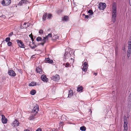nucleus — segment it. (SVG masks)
I'll use <instances>...</instances> for the list:
<instances>
[{
	"label": "nucleus",
	"instance_id": "obj_42",
	"mask_svg": "<svg viewBox=\"0 0 131 131\" xmlns=\"http://www.w3.org/2000/svg\"><path fill=\"white\" fill-rule=\"evenodd\" d=\"M30 47L32 49H34L35 47L34 46H32L31 45H30Z\"/></svg>",
	"mask_w": 131,
	"mask_h": 131
},
{
	"label": "nucleus",
	"instance_id": "obj_14",
	"mask_svg": "<svg viewBox=\"0 0 131 131\" xmlns=\"http://www.w3.org/2000/svg\"><path fill=\"white\" fill-rule=\"evenodd\" d=\"M19 123L17 120H15L13 122L12 126L15 127L18 126L19 125Z\"/></svg>",
	"mask_w": 131,
	"mask_h": 131
},
{
	"label": "nucleus",
	"instance_id": "obj_22",
	"mask_svg": "<svg viewBox=\"0 0 131 131\" xmlns=\"http://www.w3.org/2000/svg\"><path fill=\"white\" fill-rule=\"evenodd\" d=\"M29 86H34L36 85V83L35 82H32L29 84Z\"/></svg>",
	"mask_w": 131,
	"mask_h": 131
},
{
	"label": "nucleus",
	"instance_id": "obj_1",
	"mask_svg": "<svg viewBox=\"0 0 131 131\" xmlns=\"http://www.w3.org/2000/svg\"><path fill=\"white\" fill-rule=\"evenodd\" d=\"M112 21L113 23H114L116 20V5L113 4L112 6Z\"/></svg>",
	"mask_w": 131,
	"mask_h": 131
},
{
	"label": "nucleus",
	"instance_id": "obj_30",
	"mask_svg": "<svg viewBox=\"0 0 131 131\" xmlns=\"http://www.w3.org/2000/svg\"><path fill=\"white\" fill-rule=\"evenodd\" d=\"M88 13L89 14H90L89 15V16L91 15L92 14H93V12L92 11V10H90L88 11Z\"/></svg>",
	"mask_w": 131,
	"mask_h": 131
},
{
	"label": "nucleus",
	"instance_id": "obj_16",
	"mask_svg": "<svg viewBox=\"0 0 131 131\" xmlns=\"http://www.w3.org/2000/svg\"><path fill=\"white\" fill-rule=\"evenodd\" d=\"M36 71L37 73H38L40 74H42L43 72L42 69L39 67L36 68Z\"/></svg>",
	"mask_w": 131,
	"mask_h": 131
},
{
	"label": "nucleus",
	"instance_id": "obj_34",
	"mask_svg": "<svg viewBox=\"0 0 131 131\" xmlns=\"http://www.w3.org/2000/svg\"><path fill=\"white\" fill-rule=\"evenodd\" d=\"M52 16V15L51 14H49L48 15H47V17H48L47 19H50Z\"/></svg>",
	"mask_w": 131,
	"mask_h": 131
},
{
	"label": "nucleus",
	"instance_id": "obj_27",
	"mask_svg": "<svg viewBox=\"0 0 131 131\" xmlns=\"http://www.w3.org/2000/svg\"><path fill=\"white\" fill-rule=\"evenodd\" d=\"M86 129V128L84 126H82L80 127V130L82 131H85Z\"/></svg>",
	"mask_w": 131,
	"mask_h": 131
},
{
	"label": "nucleus",
	"instance_id": "obj_8",
	"mask_svg": "<svg viewBox=\"0 0 131 131\" xmlns=\"http://www.w3.org/2000/svg\"><path fill=\"white\" fill-rule=\"evenodd\" d=\"M9 75L12 76H15L16 74L15 72L12 70H9L8 72Z\"/></svg>",
	"mask_w": 131,
	"mask_h": 131
},
{
	"label": "nucleus",
	"instance_id": "obj_28",
	"mask_svg": "<svg viewBox=\"0 0 131 131\" xmlns=\"http://www.w3.org/2000/svg\"><path fill=\"white\" fill-rule=\"evenodd\" d=\"M83 89V88L82 86H80L79 87H78L77 88V91H78L79 92L81 91H82Z\"/></svg>",
	"mask_w": 131,
	"mask_h": 131
},
{
	"label": "nucleus",
	"instance_id": "obj_40",
	"mask_svg": "<svg viewBox=\"0 0 131 131\" xmlns=\"http://www.w3.org/2000/svg\"><path fill=\"white\" fill-rule=\"evenodd\" d=\"M13 32H10L8 35V36L10 37L12 36L13 34Z\"/></svg>",
	"mask_w": 131,
	"mask_h": 131
},
{
	"label": "nucleus",
	"instance_id": "obj_55",
	"mask_svg": "<svg viewBox=\"0 0 131 131\" xmlns=\"http://www.w3.org/2000/svg\"><path fill=\"white\" fill-rule=\"evenodd\" d=\"M71 60H72V59H72V58H71Z\"/></svg>",
	"mask_w": 131,
	"mask_h": 131
},
{
	"label": "nucleus",
	"instance_id": "obj_37",
	"mask_svg": "<svg viewBox=\"0 0 131 131\" xmlns=\"http://www.w3.org/2000/svg\"><path fill=\"white\" fill-rule=\"evenodd\" d=\"M83 65L84 66V67H88V66L87 63L86 62H85L84 63Z\"/></svg>",
	"mask_w": 131,
	"mask_h": 131
},
{
	"label": "nucleus",
	"instance_id": "obj_5",
	"mask_svg": "<svg viewBox=\"0 0 131 131\" xmlns=\"http://www.w3.org/2000/svg\"><path fill=\"white\" fill-rule=\"evenodd\" d=\"M17 42L18 45L20 47L22 48H24L25 45L21 40H17Z\"/></svg>",
	"mask_w": 131,
	"mask_h": 131
},
{
	"label": "nucleus",
	"instance_id": "obj_53",
	"mask_svg": "<svg viewBox=\"0 0 131 131\" xmlns=\"http://www.w3.org/2000/svg\"><path fill=\"white\" fill-rule=\"evenodd\" d=\"M34 46L35 47V48L37 47V46L36 45H34Z\"/></svg>",
	"mask_w": 131,
	"mask_h": 131
},
{
	"label": "nucleus",
	"instance_id": "obj_32",
	"mask_svg": "<svg viewBox=\"0 0 131 131\" xmlns=\"http://www.w3.org/2000/svg\"><path fill=\"white\" fill-rule=\"evenodd\" d=\"M87 67H83V68H82V70L84 71H86L87 70Z\"/></svg>",
	"mask_w": 131,
	"mask_h": 131
},
{
	"label": "nucleus",
	"instance_id": "obj_46",
	"mask_svg": "<svg viewBox=\"0 0 131 131\" xmlns=\"http://www.w3.org/2000/svg\"><path fill=\"white\" fill-rule=\"evenodd\" d=\"M35 57V55H33L31 57V58H33L34 57Z\"/></svg>",
	"mask_w": 131,
	"mask_h": 131
},
{
	"label": "nucleus",
	"instance_id": "obj_13",
	"mask_svg": "<svg viewBox=\"0 0 131 131\" xmlns=\"http://www.w3.org/2000/svg\"><path fill=\"white\" fill-rule=\"evenodd\" d=\"M43 37V38L42 39V40L41 41L42 42L40 43V44L43 46L44 44L46 42V41L48 40L47 39V38H46L45 37Z\"/></svg>",
	"mask_w": 131,
	"mask_h": 131
},
{
	"label": "nucleus",
	"instance_id": "obj_3",
	"mask_svg": "<svg viewBox=\"0 0 131 131\" xmlns=\"http://www.w3.org/2000/svg\"><path fill=\"white\" fill-rule=\"evenodd\" d=\"M128 50L127 51V53H131V36L130 37V39L128 42Z\"/></svg>",
	"mask_w": 131,
	"mask_h": 131
},
{
	"label": "nucleus",
	"instance_id": "obj_15",
	"mask_svg": "<svg viewBox=\"0 0 131 131\" xmlns=\"http://www.w3.org/2000/svg\"><path fill=\"white\" fill-rule=\"evenodd\" d=\"M45 62L46 63H53V61L52 60L50 59L49 58H46L45 59Z\"/></svg>",
	"mask_w": 131,
	"mask_h": 131
},
{
	"label": "nucleus",
	"instance_id": "obj_43",
	"mask_svg": "<svg viewBox=\"0 0 131 131\" xmlns=\"http://www.w3.org/2000/svg\"><path fill=\"white\" fill-rule=\"evenodd\" d=\"M36 131H41V130L40 128H38L36 130Z\"/></svg>",
	"mask_w": 131,
	"mask_h": 131
},
{
	"label": "nucleus",
	"instance_id": "obj_19",
	"mask_svg": "<svg viewBox=\"0 0 131 131\" xmlns=\"http://www.w3.org/2000/svg\"><path fill=\"white\" fill-rule=\"evenodd\" d=\"M59 37L57 35H54L52 37V39L53 41L56 40L57 39H58L59 38Z\"/></svg>",
	"mask_w": 131,
	"mask_h": 131
},
{
	"label": "nucleus",
	"instance_id": "obj_36",
	"mask_svg": "<svg viewBox=\"0 0 131 131\" xmlns=\"http://www.w3.org/2000/svg\"><path fill=\"white\" fill-rule=\"evenodd\" d=\"M12 45V43L10 42H8L7 43V45L8 46H11Z\"/></svg>",
	"mask_w": 131,
	"mask_h": 131
},
{
	"label": "nucleus",
	"instance_id": "obj_51",
	"mask_svg": "<svg viewBox=\"0 0 131 131\" xmlns=\"http://www.w3.org/2000/svg\"><path fill=\"white\" fill-rule=\"evenodd\" d=\"M95 75H97V73H95L94 74Z\"/></svg>",
	"mask_w": 131,
	"mask_h": 131
},
{
	"label": "nucleus",
	"instance_id": "obj_44",
	"mask_svg": "<svg viewBox=\"0 0 131 131\" xmlns=\"http://www.w3.org/2000/svg\"><path fill=\"white\" fill-rule=\"evenodd\" d=\"M89 18V16L88 15H85V18L86 19H88Z\"/></svg>",
	"mask_w": 131,
	"mask_h": 131
},
{
	"label": "nucleus",
	"instance_id": "obj_7",
	"mask_svg": "<svg viewBox=\"0 0 131 131\" xmlns=\"http://www.w3.org/2000/svg\"><path fill=\"white\" fill-rule=\"evenodd\" d=\"M38 111V105H36L32 111V113H33L36 114Z\"/></svg>",
	"mask_w": 131,
	"mask_h": 131
},
{
	"label": "nucleus",
	"instance_id": "obj_52",
	"mask_svg": "<svg viewBox=\"0 0 131 131\" xmlns=\"http://www.w3.org/2000/svg\"><path fill=\"white\" fill-rule=\"evenodd\" d=\"M2 17H4V18H5V16H4L3 15H2Z\"/></svg>",
	"mask_w": 131,
	"mask_h": 131
},
{
	"label": "nucleus",
	"instance_id": "obj_38",
	"mask_svg": "<svg viewBox=\"0 0 131 131\" xmlns=\"http://www.w3.org/2000/svg\"><path fill=\"white\" fill-rule=\"evenodd\" d=\"M43 32V31L41 29L39 31V33L40 34H42Z\"/></svg>",
	"mask_w": 131,
	"mask_h": 131
},
{
	"label": "nucleus",
	"instance_id": "obj_50",
	"mask_svg": "<svg viewBox=\"0 0 131 131\" xmlns=\"http://www.w3.org/2000/svg\"><path fill=\"white\" fill-rule=\"evenodd\" d=\"M28 27V25H27V27H26H26H25V26H24V28H27V27Z\"/></svg>",
	"mask_w": 131,
	"mask_h": 131
},
{
	"label": "nucleus",
	"instance_id": "obj_17",
	"mask_svg": "<svg viewBox=\"0 0 131 131\" xmlns=\"http://www.w3.org/2000/svg\"><path fill=\"white\" fill-rule=\"evenodd\" d=\"M28 2L27 1H25V0H21L19 2L18 5H20V6L24 4H26Z\"/></svg>",
	"mask_w": 131,
	"mask_h": 131
},
{
	"label": "nucleus",
	"instance_id": "obj_41",
	"mask_svg": "<svg viewBox=\"0 0 131 131\" xmlns=\"http://www.w3.org/2000/svg\"><path fill=\"white\" fill-rule=\"evenodd\" d=\"M130 53H127V57L128 58H129L130 57Z\"/></svg>",
	"mask_w": 131,
	"mask_h": 131
},
{
	"label": "nucleus",
	"instance_id": "obj_54",
	"mask_svg": "<svg viewBox=\"0 0 131 131\" xmlns=\"http://www.w3.org/2000/svg\"><path fill=\"white\" fill-rule=\"evenodd\" d=\"M124 131H127V130H126V131H125V130H124Z\"/></svg>",
	"mask_w": 131,
	"mask_h": 131
},
{
	"label": "nucleus",
	"instance_id": "obj_26",
	"mask_svg": "<svg viewBox=\"0 0 131 131\" xmlns=\"http://www.w3.org/2000/svg\"><path fill=\"white\" fill-rule=\"evenodd\" d=\"M68 17L67 16H64L63 18V20L67 21L68 20Z\"/></svg>",
	"mask_w": 131,
	"mask_h": 131
},
{
	"label": "nucleus",
	"instance_id": "obj_24",
	"mask_svg": "<svg viewBox=\"0 0 131 131\" xmlns=\"http://www.w3.org/2000/svg\"><path fill=\"white\" fill-rule=\"evenodd\" d=\"M124 124H128L127 119L126 117L125 116H124Z\"/></svg>",
	"mask_w": 131,
	"mask_h": 131
},
{
	"label": "nucleus",
	"instance_id": "obj_6",
	"mask_svg": "<svg viewBox=\"0 0 131 131\" xmlns=\"http://www.w3.org/2000/svg\"><path fill=\"white\" fill-rule=\"evenodd\" d=\"M17 42L18 45L20 47L22 48H24L25 45L21 40H17Z\"/></svg>",
	"mask_w": 131,
	"mask_h": 131
},
{
	"label": "nucleus",
	"instance_id": "obj_10",
	"mask_svg": "<svg viewBox=\"0 0 131 131\" xmlns=\"http://www.w3.org/2000/svg\"><path fill=\"white\" fill-rule=\"evenodd\" d=\"M64 56L65 57V60H64L65 62L67 61L66 59H68L70 58V54L68 52H66L64 54Z\"/></svg>",
	"mask_w": 131,
	"mask_h": 131
},
{
	"label": "nucleus",
	"instance_id": "obj_35",
	"mask_svg": "<svg viewBox=\"0 0 131 131\" xmlns=\"http://www.w3.org/2000/svg\"><path fill=\"white\" fill-rule=\"evenodd\" d=\"M10 39L9 37H8L6 38L5 41L7 42L9 41L10 40Z\"/></svg>",
	"mask_w": 131,
	"mask_h": 131
},
{
	"label": "nucleus",
	"instance_id": "obj_39",
	"mask_svg": "<svg viewBox=\"0 0 131 131\" xmlns=\"http://www.w3.org/2000/svg\"><path fill=\"white\" fill-rule=\"evenodd\" d=\"M29 36L31 38V39L32 40V41L33 42V41L34 40V39H33V37H32V34H31Z\"/></svg>",
	"mask_w": 131,
	"mask_h": 131
},
{
	"label": "nucleus",
	"instance_id": "obj_18",
	"mask_svg": "<svg viewBox=\"0 0 131 131\" xmlns=\"http://www.w3.org/2000/svg\"><path fill=\"white\" fill-rule=\"evenodd\" d=\"M36 114L33 113H32L31 116H30L29 118L30 120H32L34 119V117L35 116Z\"/></svg>",
	"mask_w": 131,
	"mask_h": 131
},
{
	"label": "nucleus",
	"instance_id": "obj_21",
	"mask_svg": "<svg viewBox=\"0 0 131 131\" xmlns=\"http://www.w3.org/2000/svg\"><path fill=\"white\" fill-rule=\"evenodd\" d=\"M47 17V14L46 13L44 14L42 17V20L43 21H45L46 20V17Z\"/></svg>",
	"mask_w": 131,
	"mask_h": 131
},
{
	"label": "nucleus",
	"instance_id": "obj_49",
	"mask_svg": "<svg viewBox=\"0 0 131 131\" xmlns=\"http://www.w3.org/2000/svg\"><path fill=\"white\" fill-rule=\"evenodd\" d=\"M62 123H63V122H61L60 123H59L60 125V124H61Z\"/></svg>",
	"mask_w": 131,
	"mask_h": 131
},
{
	"label": "nucleus",
	"instance_id": "obj_9",
	"mask_svg": "<svg viewBox=\"0 0 131 131\" xmlns=\"http://www.w3.org/2000/svg\"><path fill=\"white\" fill-rule=\"evenodd\" d=\"M51 78L54 81H57L59 80L60 77L59 75L56 74L54 76L52 77Z\"/></svg>",
	"mask_w": 131,
	"mask_h": 131
},
{
	"label": "nucleus",
	"instance_id": "obj_47",
	"mask_svg": "<svg viewBox=\"0 0 131 131\" xmlns=\"http://www.w3.org/2000/svg\"><path fill=\"white\" fill-rule=\"evenodd\" d=\"M24 131H30L28 129H26Z\"/></svg>",
	"mask_w": 131,
	"mask_h": 131
},
{
	"label": "nucleus",
	"instance_id": "obj_45",
	"mask_svg": "<svg viewBox=\"0 0 131 131\" xmlns=\"http://www.w3.org/2000/svg\"><path fill=\"white\" fill-rule=\"evenodd\" d=\"M129 2L130 5L131 6V0H129Z\"/></svg>",
	"mask_w": 131,
	"mask_h": 131
},
{
	"label": "nucleus",
	"instance_id": "obj_25",
	"mask_svg": "<svg viewBox=\"0 0 131 131\" xmlns=\"http://www.w3.org/2000/svg\"><path fill=\"white\" fill-rule=\"evenodd\" d=\"M127 124H124V129L125 130V131L127 130H128V127H127Z\"/></svg>",
	"mask_w": 131,
	"mask_h": 131
},
{
	"label": "nucleus",
	"instance_id": "obj_33",
	"mask_svg": "<svg viewBox=\"0 0 131 131\" xmlns=\"http://www.w3.org/2000/svg\"><path fill=\"white\" fill-rule=\"evenodd\" d=\"M66 64L65 65V66L66 67H69L70 66V64L68 62L66 64L64 63L63 64V65H65V64Z\"/></svg>",
	"mask_w": 131,
	"mask_h": 131
},
{
	"label": "nucleus",
	"instance_id": "obj_29",
	"mask_svg": "<svg viewBox=\"0 0 131 131\" xmlns=\"http://www.w3.org/2000/svg\"><path fill=\"white\" fill-rule=\"evenodd\" d=\"M52 36V34L50 33L49 34L47 35L45 37L46 38H47V39L48 40L49 38L51 37Z\"/></svg>",
	"mask_w": 131,
	"mask_h": 131
},
{
	"label": "nucleus",
	"instance_id": "obj_20",
	"mask_svg": "<svg viewBox=\"0 0 131 131\" xmlns=\"http://www.w3.org/2000/svg\"><path fill=\"white\" fill-rule=\"evenodd\" d=\"M73 95V91L72 90H70L69 91L68 97H70Z\"/></svg>",
	"mask_w": 131,
	"mask_h": 131
},
{
	"label": "nucleus",
	"instance_id": "obj_12",
	"mask_svg": "<svg viewBox=\"0 0 131 131\" xmlns=\"http://www.w3.org/2000/svg\"><path fill=\"white\" fill-rule=\"evenodd\" d=\"M2 122L3 124L6 123L7 122V119L5 118V116L4 115H2Z\"/></svg>",
	"mask_w": 131,
	"mask_h": 131
},
{
	"label": "nucleus",
	"instance_id": "obj_11",
	"mask_svg": "<svg viewBox=\"0 0 131 131\" xmlns=\"http://www.w3.org/2000/svg\"><path fill=\"white\" fill-rule=\"evenodd\" d=\"M41 79L42 81L44 82H47L48 81V78H47L46 76L44 74L41 75Z\"/></svg>",
	"mask_w": 131,
	"mask_h": 131
},
{
	"label": "nucleus",
	"instance_id": "obj_2",
	"mask_svg": "<svg viewBox=\"0 0 131 131\" xmlns=\"http://www.w3.org/2000/svg\"><path fill=\"white\" fill-rule=\"evenodd\" d=\"M10 0H3L1 2L3 6H7L11 3Z\"/></svg>",
	"mask_w": 131,
	"mask_h": 131
},
{
	"label": "nucleus",
	"instance_id": "obj_48",
	"mask_svg": "<svg viewBox=\"0 0 131 131\" xmlns=\"http://www.w3.org/2000/svg\"><path fill=\"white\" fill-rule=\"evenodd\" d=\"M26 24L27 23H25L24 24V26L26 25Z\"/></svg>",
	"mask_w": 131,
	"mask_h": 131
},
{
	"label": "nucleus",
	"instance_id": "obj_31",
	"mask_svg": "<svg viewBox=\"0 0 131 131\" xmlns=\"http://www.w3.org/2000/svg\"><path fill=\"white\" fill-rule=\"evenodd\" d=\"M36 39V40L38 41H41L42 40V38L40 37H38Z\"/></svg>",
	"mask_w": 131,
	"mask_h": 131
},
{
	"label": "nucleus",
	"instance_id": "obj_4",
	"mask_svg": "<svg viewBox=\"0 0 131 131\" xmlns=\"http://www.w3.org/2000/svg\"><path fill=\"white\" fill-rule=\"evenodd\" d=\"M99 6H98V8L100 10H104L106 7V4L105 3H100L99 4Z\"/></svg>",
	"mask_w": 131,
	"mask_h": 131
},
{
	"label": "nucleus",
	"instance_id": "obj_23",
	"mask_svg": "<svg viewBox=\"0 0 131 131\" xmlns=\"http://www.w3.org/2000/svg\"><path fill=\"white\" fill-rule=\"evenodd\" d=\"M36 93V91L35 90H32L30 92V94L33 95H35Z\"/></svg>",
	"mask_w": 131,
	"mask_h": 131
}]
</instances>
